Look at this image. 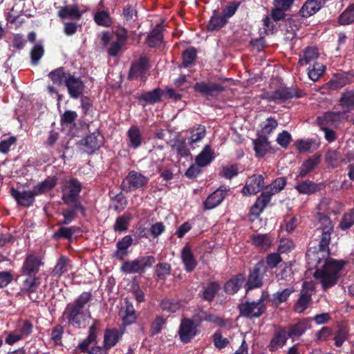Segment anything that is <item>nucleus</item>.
<instances>
[{"label":"nucleus","mask_w":354,"mask_h":354,"mask_svg":"<svg viewBox=\"0 0 354 354\" xmlns=\"http://www.w3.org/2000/svg\"><path fill=\"white\" fill-rule=\"evenodd\" d=\"M82 188L80 182L75 178L64 181L62 185V196L64 204L71 205L73 203L77 201Z\"/></svg>","instance_id":"7"},{"label":"nucleus","mask_w":354,"mask_h":354,"mask_svg":"<svg viewBox=\"0 0 354 354\" xmlns=\"http://www.w3.org/2000/svg\"><path fill=\"white\" fill-rule=\"evenodd\" d=\"M100 39L103 46L107 47L109 45L107 48V53L111 57L117 56L124 46V44L117 41L111 42V35L106 31L102 32Z\"/></svg>","instance_id":"21"},{"label":"nucleus","mask_w":354,"mask_h":354,"mask_svg":"<svg viewBox=\"0 0 354 354\" xmlns=\"http://www.w3.org/2000/svg\"><path fill=\"white\" fill-rule=\"evenodd\" d=\"M156 260L152 256L138 257L133 261H127L121 266V271L125 274L141 273L151 267Z\"/></svg>","instance_id":"6"},{"label":"nucleus","mask_w":354,"mask_h":354,"mask_svg":"<svg viewBox=\"0 0 354 354\" xmlns=\"http://www.w3.org/2000/svg\"><path fill=\"white\" fill-rule=\"evenodd\" d=\"M162 40L161 28L157 26L148 35L147 39V44L151 47H155L160 44Z\"/></svg>","instance_id":"48"},{"label":"nucleus","mask_w":354,"mask_h":354,"mask_svg":"<svg viewBox=\"0 0 354 354\" xmlns=\"http://www.w3.org/2000/svg\"><path fill=\"white\" fill-rule=\"evenodd\" d=\"M95 23L103 27H109L111 25L112 21L110 15L105 11H100L94 16Z\"/></svg>","instance_id":"55"},{"label":"nucleus","mask_w":354,"mask_h":354,"mask_svg":"<svg viewBox=\"0 0 354 354\" xmlns=\"http://www.w3.org/2000/svg\"><path fill=\"white\" fill-rule=\"evenodd\" d=\"M255 155L257 158H263L271 149L270 143L267 138L259 135L257 139L252 141Z\"/></svg>","instance_id":"29"},{"label":"nucleus","mask_w":354,"mask_h":354,"mask_svg":"<svg viewBox=\"0 0 354 354\" xmlns=\"http://www.w3.org/2000/svg\"><path fill=\"white\" fill-rule=\"evenodd\" d=\"M194 88L196 91L200 92L206 96H215L224 91L222 86L216 83H196Z\"/></svg>","instance_id":"24"},{"label":"nucleus","mask_w":354,"mask_h":354,"mask_svg":"<svg viewBox=\"0 0 354 354\" xmlns=\"http://www.w3.org/2000/svg\"><path fill=\"white\" fill-rule=\"evenodd\" d=\"M293 92L289 88H280L274 91V92L268 94L267 99L271 101H284L286 100L292 98L294 96Z\"/></svg>","instance_id":"39"},{"label":"nucleus","mask_w":354,"mask_h":354,"mask_svg":"<svg viewBox=\"0 0 354 354\" xmlns=\"http://www.w3.org/2000/svg\"><path fill=\"white\" fill-rule=\"evenodd\" d=\"M44 264V262L41 256L35 253H30L26 256L24 261L21 272L23 274L29 277L35 276L39 272L40 268Z\"/></svg>","instance_id":"9"},{"label":"nucleus","mask_w":354,"mask_h":354,"mask_svg":"<svg viewBox=\"0 0 354 354\" xmlns=\"http://www.w3.org/2000/svg\"><path fill=\"white\" fill-rule=\"evenodd\" d=\"M287 184L286 177H279L272 181L269 185L265 187V190L272 196L284 189Z\"/></svg>","instance_id":"42"},{"label":"nucleus","mask_w":354,"mask_h":354,"mask_svg":"<svg viewBox=\"0 0 354 354\" xmlns=\"http://www.w3.org/2000/svg\"><path fill=\"white\" fill-rule=\"evenodd\" d=\"M320 160L321 157L317 155L313 156L304 160L299 169V174L297 178H303L306 177L319 164Z\"/></svg>","instance_id":"27"},{"label":"nucleus","mask_w":354,"mask_h":354,"mask_svg":"<svg viewBox=\"0 0 354 354\" xmlns=\"http://www.w3.org/2000/svg\"><path fill=\"white\" fill-rule=\"evenodd\" d=\"M182 57L183 66L185 67H188L195 60L196 52L194 48H189L183 52Z\"/></svg>","instance_id":"61"},{"label":"nucleus","mask_w":354,"mask_h":354,"mask_svg":"<svg viewBox=\"0 0 354 354\" xmlns=\"http://www.w3.org/2000/svg\"><path fill=\"white\" fill-rule=\"evenodd\" d=\"M295 292L293 287L287 288L281 291H278L273 295V299L275 302H285L290 295Z\"/></svg>","instance_id":"58"},{"label":"nucleus","mask_w":354,"mask_h":354,"mask_svg":"<svg viewBox=\"0 0 354 354\" xmlns=\"http://www.w3.org/2000/svg\"><path fill=\"white\" fill-rule=\"evenodd\" d=\"M57 180L55 177H48L43 182L33 187L35 194H36L37 196L44 194L53 189L57 185Z\"/></svg>","instance_id":"35"},{"label":"nucleus","mask_w":354,"mask_h":354,"mask_svg":"<svg viewBox=\"0 0 354 354\" xmlns=\"http://www.w3.org/2000/svg\"><path fill=\"white\" fill-rule=\"evenodd\" d=\"M288 339L286 329L283 327L277 328L268 345L269 351L273 352L282 348L286 344Z\"/></svg>","instance_id":"16"},{"label":"nucleus","mask_w":354,"mask_h":354,"mask_svg":"<svg viewBox=\"0 0 354 354\" xmlns=\"http://www.w3.org/2000/svg\"><path fill=\"white\" fill-rule=\"evenodd\" d=\"M122 333L117 329H108L104 335V344L106 349H109L114 346L120 339L122 337Z\"/></svg>","instance_id":"34"},{"label":"nucleus","mask_w":354,"mask_h":354,"mask_svg":"<svg viewBox=\"0 0 354 354\" xmlns=\"http://www.w3.org/2000/svg\"><path fill=\"white\" fill-rule=\"evenodd\" d=\"M128 145L133 149L138 148L142 142V136L137 126H132L127 131Z\"/></svg>","instance_id":"33"},{"label":"nucleus","mask_w":354,"mask_h":354,"mask_svg":"<svg viewBox=\"0 0 354 354\" xmlns=\"http://www.w3.org/2000/svg\"><path fill=\"white\" fill-rule=\"evenodd\" d=\"M65 86L68 89L69 95L74 99H77L82 94L84 89V84L80 77H75L70 74L66 79Z\"/></svg>","instance_id":"13"},{"label":"nucleus","mask_w":354,"mask_h":354,"mask_svg":"<svg viewBox=\"0 0 354 354\" xmlns=\"http://www.w3.org/2000/svg\"><path fill=\"white\" fill-rule=\"evenodd\" d=\"M339 105L346 109V113L354 107V90L346 91L342 93L339 99Z\"/></svg>","instance_id":"43"},{"label":"nucleus","mask_w":354,"mask_h":354,"mask_svg":"<svg viewBox=\"0 0 354 354\" xmlns=\"http://www.w3.org/2000/svg\"><path fill=\"white\" fill-rule=\"evenodd\" d=\"M325 0H307L299 10L303 17H308L315 15L324 5Z\"/></svg>","instance_id":"23"},{"label":"nucleus","mask_w":354,"mask_h":354,"mask_svg":"<svg viewBox=\"0 0 354 354\" xmlns=\"http://www.w3.org/2000/svg\"><path fill=\"white\" fill-rule=\"evenodd\" d=\"M228 189L225 187H220L213 193L208 196L204 201L203 205L205 209H212L221 203L226 196Z\"/></svg>","instance_id":"14"},{"label":"nucleus","mask_w":354,"mask_h":354,"mask_svg":"<svg viewBox=\"0 0 354 354\" xmlns=\"http://www.w3.org/2000/svg\"><path fill=\"white\" fill-rule=\"evenodd\" d=\"M57 9V16L62 20H79L84 13V11L80 10L77 4L59 6Z\"/></svg>","instance_id":"11"},{"label":"nucleus","mask_w":354,"mask_h":354,"mask_svg":"<svg viewBox=\"0 0 354 354\" xmlns=\"http://www.w3.org/2000/svg\"><path fill=\"white\" fill-rule=\"evenodd\" d=\"M161 95V90L160 88H155L151 91L142 94L140 100L143 101L146 104H152L160 101Z\"/></svg>","instance_id":"46"},{"label":"nucleus","mask_w":354,"mask_h":354,"mask_svg":"<svg viewBox=\"0 0 354 354\" xmlns=\"http://www.w3.org/2000/svg\"><path fill=\"white\" fill-rule=\"evenodd\" d=\"M266 297L263 294L257 301H245L238 306L239 315L241 317L254 319L261 317L266 312L264 304Z\"/></svg>","instance_id":"5"},{"label":"nucleus","mask_w":354,"mask_h":354,"mask_svg":"<svg viewBox=\"0 0 354 354\" xmlns=\"http://www.w3.org/2000/svg\"><path fill=\"white\" fill-rule=\"evenodd\" d=\"M264 178L260 174H254L248 178L242 189L244 195H253L259 192L264 187Z\"/></svg>","instance_id":"12"},{"label":"nucleus","mask_w":354,"mask_h":354,"mask_svg":"<svg viewBox=\"0 0 354 354\" xmlns=\"http://www.w3.org/2000/svg\"><path fill=\"white\" fill-rule=\"evenodd\" d=\"M102 143L103 136L98 131H96L85 138L84 143V150L87 153H92L98 149Z\"/></svg>","instance_id":"19"},{"label":"nucleus","mask_w":354,"mask_h":354,"mask_svg":"<svg viewBox=\"0 0 354 354\" xmlns=\"http://www.w3.org/2000/svg\"><path fill=\"white\" fill-rule=\"evenodd\" d=\"M197 326L194 322L188 318L181 320L178 329V335L180 341L183 343H188L197 335Z\"/></svg>","instance_id":"10"},{"label":"nucleus","mask_w":354,"mask_h":354,"mask_svg":"<svg viewBox=\"0 0 354 354\" xmlns=\"http://www.w3.org/2000/svg\"><path fill=\"white\" fill-rule=\"evenodd\" d=\"M148 59L146 57H140L138 60L131 65L129 73V79L142 78L147 73Z\"/></svg>","instance_id":"18"},{"label":"nucleus","mask_w":354,"mask_h":354,"mask_svg":"<svg viewBox=\"0 0 354 354\" xmlns=\"http://www.w3.org/2000/svg\"><path fill=\"white\" fill-rule=\"evenodd\" d=\"M319 55L317 47L308 46L304 49L303 56L299 58L298 63L301 66L308 64L317 59Z\"/></svg>","instance_id":"37"},{"label":"nucleus","mask_w":354,"mask_h":354,"mask_svg":"<svg viewBox=\"0 0 354 354\" xmlns=\"http://www.w3.org/2000/svg\"><path fill=\"white\" fill-rule=\"evenodd\" d=\"M72 269L71 261L66 257L61 256L57 261V263L51 272V275L54 277H60L64 274L68 272Z\"/></svg>","instance_id":"30"},{"label":"nucleus","mask_w":354,"mask_h":354,"mask_svg":"<svg viewBox=\"0 0 354 354\" xmlns=\"http://www.w3.org/2000/svg\"><path fill=\"white\" fill-rule=\"evenodd\" d=\"M263 263H258L254 268L253 271L250 274L248 285V288H257L261 286L262 280L260 277L261 268L263 266Z\"/></svg>","instance_id":"41"},{"label":"nucleus","mask_w":354,"mask_h":354,"mask_svg":"<svg viewBox=\"0 0 354 354\" xmlns=\"http://www.w3.org/2000/svg\"><path fill=\"white\" fill-rule=\"evenodd\" d=\"M354 74L343 73L335 75L330 81V88L333 90L339 89L353 82Z\"/></svg>","instance_id":"25"},{"label":"nucleus","mask_w":354,"mask_h":354,"mask_svg":"<svg viewBox=\"0 0 354 354\" xmlns=\"http://www.w3.org/2000/svg\"><path fill=\"white\" fill-rule=\"evenodd\" d=\"M44 53V48L41 45H35L30 51L31 62L33 65H37Z\"/></svg>","instance_id":"60"},{"label":"nucleus","mask_w":354,"mask_h":354,"mask_svg":"<svg viewBox=\"0 0 354 354\" xmlns=\"http://www.w3.org/2000/svg\"><path fill=\"white\" fill-rule=\"evenodd\" d=\"M278 124V122L274 118H268L261 123V128L259 135L268 138V137L277 128Z\"/></svg>","instance_id":"36"},{"label":"nucleus","mask_w":354,"mask_h":354,"mask_svg":"<svg viewBox=\"0 0 354 354\" xmlns=\"http://www.w3.org/2000/svg\"><path fill=\"white\" fill-rule=\"evenodd\" d=\"M206 134V129L205 126L198 125L197 127L194 128L192 131V135L189 138V144L193 145L201 140Z\"/></svg>","instance_id":"56"},{"label":"nucleus","mask_w":354,"mask_h":354,"mask_svg":"<svg viewBox=\"0 0 354 354\" xmlns=\"http://www.w3.org/2000/svg\"><path fill=\"white\" fill-rule=\"evenodd\" d=\"M148 183V178L142 174L131 171L121 184L122 189L130 192L133 189L143 187Z\"/></svg>","instance_id":"8"},{"label":"nucleus","mask_w":354,"mask_h":354,"mask_svg":"<svg viewBox=\"0 0 354 354\" xmlns=\"http://www.w3.org/2000/svg\"><path fill=\"white\" fill-rule=\"evenodd\" d=\"M71 73H66L64 71L63 68H57L53 71H51L48 77L53 82L54 84H56L59 86L65 84L66 79L68 76L70 75Z\"/></svg>","instance_id":"45"},{"label":"nucleus","mask_w":354,"mask_h":354,"mask_svg":"<svg viewBox=\"0 0 354 354\" xmlns=\"http://www.w3.org/2000/svg\"><path fill=\"white\" fill-rule=\"evenodd\" d=\"M354 224V210L345 214L340 222L339 227L342 230H347Z\"/></svg>","instance_id":"64"},{"label":"nucleus","mask_w":354,"mask_h":354,"mask_svg":"<svg viewBox=\"0 0 354 354\" xmlns=\"http://www.w3.org/2000/svg\"><path fill=\"white\" fill-rule=\"evenodd\" d=\"M325 160L332 167H337L342 163V157L339 151L336 149L328 150L325 156Z\"/></svg>","instance_id":"44"},{"label":"nucleus","mask_w":354,"mask_h":354,"mask_svg":"<svg viewBox=\"0 0 354 354\" xmlns=\"http://www.w3.org/2000/svg\"><path fill=\"white\" fill-rule=\"evenodd\" d=\"M310 328L308 320H302L295 324L290 325L286 329L287 335L292 341L298 339L308 328Z\"/></svg>","instance_id":"22"},{"label":"nucleus","mask_w":354,"mask_h":354,"mask_svg":"<svg viewBox=\"0 0 354 354\" xmlns=\"http://www.w3.org/2000/svg\"><path fill=\"white\" fill-rule=\"evenodd\" d=\"M325 69L326 68L324 64L315 62L312 68H308V75L309 78L313 82L317 81L324 73Z\"/></svg>","instance_id":"49"},{"label":"nucleus","mask_w":354,"mask_h":354,"mask_svg":"<svg viewBox=\"0 0 354 354\" xmlns=\"http://www.w3.org/2000/svg\"><path fill=\"white\" fill-rule=\"evenodd\" d=\"M271 197L272 196L264 189L252 207V214L259 216L270 203Z\"/></svg>","instance_id":"31"},{"label":"nucleus","mask_w":354,"mask_h":354,"mask_svg":"<svg viewBox=\"0 0 354 354\" xmlns=\"http://www.w3.org/2000/svg\"><path fill=\"white\" fill-rule=\"evenodd\" d=\"M180 257L185 270L187 272H192L197 265V261L189 245H185L182 249Z\"/></svg>","instance_id":"28"},{"label":"nucleus","mask_w":354,"mask_h":354,"mask_svg":"<svg viewBox=\"0 0 354 354\" xmlns=\"http://www.w3.org/2000/svg\"><path fill=\"white\" fill-rule=\"evenodd\" d=\"M243 283V277L241 275L236 279H232L225 285V290L230 294L236 292Z\"/></svg>","instance_id":"54"},{"label":"nucleus","mask_w":354,"mask_h":354,"mask_svg":"<svg viewBox=\"0 0 354 354\" xmlns=\"http://www.w3.org/2000/svg\"><path fill=\"white\" fill-rule=\"evenodd\" d=\"M160 307L163 311L174 313L180 308L181 304L179 301L166 299L162 301Z\"/></svg>","instance_id":"53"},{"label":"nucleus","mask_w":354,"mask_h":354,"mask_svg":"<svg viewBox=\"0 0 354 354\" xmlns=\"http://www.w3.org/2000/svg\"><path fill=\"white\" fill-rule=\"evenodd\" d=\"M346 263L344 260L327 259L323 266L315 272L314 277L326 290L337 283Z\"/></svg>","instance_id":"3"},{"label":"nucleus","mask_w":354,"mask_h":354,"mask_svg":"<svg viewBox=\"0 0 354 354\" xmlns=\"http://www.w3.org/2000/svg\"><path fill=\"white\" fill-rule=\"evenodd\" d=\"M74 232L75 228L73 227H62L54 233L53 238L56 239L61 238L70 239H71Z\"/></svg>","instance_id":"62"},{"label":"nucleus","mask_w":354,"mask_h":354,"mask_svg":"<svg viewBox=\"0 0 354 354\" xmlns=\"http://www.w3.org/2000/svg\"><path fill=\"white\" fill-rule=\"evenodd\" d=\"M347 338V329L343 326H339L334 335L335 345L337 347H341Z\"/></svg>","instance_id":"57"},{"label":"nucleus","mask_w":354,"mask_h":354,"mask_svg":"<svg viewBox=\"0 0 354 354\" xmlns=\"http://www.w3.org/2000/svg\"><path fill=\"white\" fill-rule=\"evenodd\" d=\"M39 283V279L35 275L24 281V289L28 292H34L37 289Z\"/></svg>","instance_id":"59"},{"label":"nucleus","mask_w":354,"mask_h":354,"mask_svg":"<svg viewBox=\"0 0 354 354\" xmlns=\"http://www.w3.org/2000/svg\"><path fill=\"white\" fill-rule=\"evenodd\" d=\"M324 187L323 183H315L310 180H306L295 185V188L301 194L310 195L321 191Z\"/></svg>","instance_id":"20"},{"label":"nucleus","mask_w":354,"mask_h":354,"mask_svg":"<svg viewBox=\"0 0 354 354\" xmlns=\"http://www.w3.org/2000/svg\"><path fill=\"white\" fill-rule=\"evenodd\" d=\"M171 150L180 157H186L190 154L186 142L184 140H175L171 145Z\"/></svg>","instance_id":"47"},{"label":"nucleus","mask_w":354,"mask_h":354,"mask_svg":"<svg viewBox=\"0 0 354 354\" xmlns=\"http://www.w3.org/2000/svg\"><path fill=\"white\" fill-rule=\"evenodd\" d=\"M314 226L316 230L321 233L319 243V250H310L306 253L308 263L312 266H317L321 262L324 253L328 252V245L330 243L331 234L333 232L334 226L330 218L322 213L315 215Z\"/></svg>","instance_id":"1"},{"label":"nucleus","mask_w":354,"mask_h":354,"mask_svg":"<svg viewBox=\"0 0 354 354\" xmlns=\"http://www.w3.org/2000/svg\"><path fill=\"white\" fill-rule=\"evenodd\" d=\"M10 194L19 205L24 207L30 206L35 201V196H37L33 189L30 191H19L12 188Z\"/></svg>","instance_id":"15"},{"label":"nucleus","mask_w":354,"mask_h":354,"mask_svg":"<svg viewBox=\"0 0 354 354\" xmlns=\"http://www.w3.org/2000/svg\"><path fill=\"white\" fill-rule=\"evenodd\" d=\"M97 322L95 321L93 324L89 328L88 330V336L87 338L84 339L82 342H80L78 345V348L82 352H86L88 350V346L93 342H95L96 340V332H97Z\"/></svg>","instance_id":"40"},{"label":"nucleus","mask_w":354,"mask_h":354,"mask_svg":"<svg viewBox=\"0 0 354 354\" xmlns=\"http://www.w3.org/2000/svg\"><path fill=\"white\" fill-rule=\"evenodd\" d=\"M131 216L129 214H124L123 215L118 217L113 225L114 230L119 232L127 230V225L131 220Z\"/></svg>","instance_id":"51"},{"label":"nucleus","mask_w":354,"mask_h":354,"mask_svg":"<svg viewBox=\"0 0 354 354\" xmlns=\"http://www.w3.org/2000/svg\"><path fill=\"white\" fill-rule=\"evenodd\" d=\"M251 240L256 247L267 250L272 245L274 239L268 234H257L252 235Z\"/></svg>","instance_id":"32"},{"label":"nucleus","mask_w":354,"mask_h":354,"mask_svg":"<svg viewBox=\"0 0 354 354\" xmlns=\"http://www.w3.org/2000/svg\"><path fill=\"white\" fill-rule=\"evenodd\" d=\"M311 301V295L308 293V292L302 290L297 301L295 305V310L299 313H303L309 307Z\"/></svg>","instance_id":"38"},{"label":"nucleus","mask_w":354,"mask_h":354,"mask_svg":"<svg viewBox=\"0 0 354 354\" xmlns=\"http://www.w3.org/2000/svg\"><path fill=\"white\" fill-rule=\"evenodd\" d=\"M295 248V243L292 239L283 238L279 241L278 252L279 253H287Z\"/></svg>","instance_id":"63"},{"label":"nucleus","mask_w":354,"mask_h":354,"mask_svg":"<svg viewBox=\"0 0 354 354\" xmlns=\"http://www.w3.org/2000/svg\"><path fill=\"white\" fill-rule=\"evenodd\" d=\"M92 295L89 292H82L73 302L67 304L64 317L69 324L80 328L86 319V305L91 299Z\"/></svg>","instance_id":"4"},{"label":"nucleus","mask_w":354,"mask_h":354,"mask_svg":"<svg viewBox=\"0 0 354 354\" xmlns=\"http://www.w3.org/2000/svg\"><path fill=\"white\" fill-rule=\"evenodd\" d=\"M215 158L214 151L211 146L206 145L203 150L196 156L195 163L201 167L209 165Z\"/></svg>","instance_id":"26"},{"label":"nucleus","mask_w":354,"mask_h":354,"mask_svg":"<svg viewBox=\"0 0 354 354\" xmlns=\"http://www.w3.org/2000/svg\"><path fill=\"white\" fill-rule=\"evenodd\" d=\"M227 22V19L222 14V15H215L212 17L208 24L209 30H218L223 27Z\"/></svg>","instance_id":"52"},{"label":"nucleus","mask_w":354,"mask_h":354,"mask_svg":"<svg viewBox=\"0 0 354 354\" xmlns=\"http://www.w3.org/2000/svg\"><path fill=\"white\" fill-rule=\"evenodd\" d=\"M341 25H348L354 22V3L349 6L339 17Z\"/></svg>","instance_id":"50"},{"label":"nucleus","mask_w":354,"mask_h":354,"mask_svg":"<svg viewBox=\"0 0 354 354\" xmlns=\"http://www.w3.org/2000/svg\"><path fill=\"white\" fill-rule=\"evenodd\" d=\"M346 263L344 260L327 259L323 266L315 272L314 277L326 290L337 283Z\"/></svg>","instance_id":"2"},{"label":"nucleus","mask_w":354,"mask_h":354,"mask_svg":"<svg viewBox=\"0 0 354 354\" xmlns=\"http://www.w3.org/2000/svg\"><path fill=\"white\" fill-rule=\"evenodd\" d=\"M346 112H327L317 118L319 127L335 126L345 118Z\"/></svg>","instance_id":"17"}]
</instances>
